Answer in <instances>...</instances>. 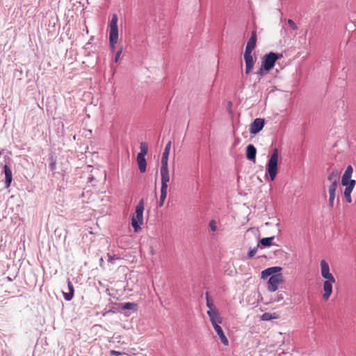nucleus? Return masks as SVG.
<instances>
[{
	"label": "nucleus",
	"instance_id": "473e14b6",
	"mask_svg": "<svg viewBox=\"0 0 356 356\" xmlns=\"http://www.w3.org/2000/svg\"><path fill=\"white\" fill-rule=\"evenodd\" d=\"M108 261L109 262L113 263V261H114V259H114V257H112V256H111V255H108Z\"/></svg>",
	"mask_w": 356,
	"mask_h": 356
},
{
	"label": "nucleus",
	"instance_id": "bb28decb",
	"mask_svg": "<svg viewBox=\"0 0 356 356\" xmlns=\"http://www.w3.org/2000/svg\"><path fill=\"white\" fill-rule=\"evenodd\" d=\"M268 72V70H264L263 66L261 65L260 68L257 71L256 74L259 76V81H260L261 78L264 76Z\"/></svg>",
	"mask_w": 356,
	"mask_h": 356
},
{
	"label": "nucleus",
	"instance_id": "7c9ffc66",
	"mask_svg": "<svg viewBox=\"0 0 356 356\" xmlns=\"http://www.w3.org/2000/svg\"><path fill=\"white\" fill-rule=\"evenodd\" d=\"M124 353L120 352V351H117V350H112L110 351V355H112V356H121Z\"/></svg>",
	"mask_w": 356,
	"mask_h": 356
},
{
	"label": "nucleus",
	"instance_id": "412c9836",
	"mask_svg": "<svg viewBox=\"0 0 356 356\" xmlns=\"http://www.w3.org/2000/svg\"><path fill=\"white\" fill-rule=\"evenodd\" d=\"M353 172V167L351 165H348L346 168V169L342 176L341 180H353L351 179Z\"/></svg>",
	"mask_w": 356,
	"mask_h": 356
},
{
	"label": "nucleus",
	"instance_id": "2eb2a0df",
	"mask_svg": "<svg viewBox=\"0 0 356 356\" xmlns=\"http://www.w3.org/2000/svg\"><path fill=\"white\" fill-rule=\"evenodd\" d=\"M257 149L252 144H249L246 147V157L248 160L255 161Z\"/></svg>",
	"mask_w": 356,
	"mask_h": 356
},
{
	"label": "nucleus",
	"instance_id": "20e7f679",
	"mask_svg": "<svg viewBox=\"0 0 356 356\" xmlns=\"http://www.w3.org/2000/svg\"><path fill=\"white\" fill-rule=\"evenodd\" d=\"M144 200L141 199L136 207L135 212L131 217V226L135 232H138L141 229V225L143 224V211Z\"/></svg>",
	"mask_w": 356,
	"mask_h": 356
},
{
	"label": "nucleus",
	"instance_id": "a211bd4d",
	"mask_svg": "<svg viewBox=\"0 0 356 356\" xmlns=\"http://www.w3.org/2000/svg\"><path fill=\"white\" fill-rule=\"evenodd\" d=\"M145 157V156L137 155V163L138 165L139 170L142 173L146 171L147 162Z\"/></svg>",
	"mask_w": 356,
	"mask_h": 356
},
{
	"label": "nucleus",
	"instance_id": "dca6fc26",
	"mask_svg": "<svg viewBox=\"0 0 356 356\" xmlns=\"http://www.w3.org/2000/svg\"><path fill=\"white\" fill-rule=\"evenodd\" d=\"M171 149V142H168L165 145L164 151L162 154L161 158V165H168V157L170 154V151Z\"/></svg>",
	"mask_w": 356,
	"mask_h": 356
},
{
	"label": "nucleus",
	"instance_id": "ddd939ff",
	"mask_svg": "<svg viewBox=\"0 0 356 356\" xmlns=\"http://www.w3.org/2000/svg\"><path fill=\"white\" fill-rule=\"evenodd\" d=\"M257 42V33L256 31H252L251 33V37L247 42L245 53H250L252 54V51L256 47Z\"/></svg>",
	"mask_w": 356,
	"mask_h": 356
},
{
	"label": "nucleus",
	"instance_id": "423d86ee",
	"mask_svg": "<svg viewBox=\"0 0 356 356\" xmlns=\"http://www.w3.org/2000/svg\"><path fill=\"white\" fill-rule=\"evenodd\" d=\"M118 15L113 14L109 24V44L112 51H114L115 45L118 42Z\"/></svg>",
	"mask_w": 356,
	"mask_h": 356
},
{
	"label": "nucleus",
	"instance_id": "9b49d317",
	"mask_svg": "<svg viewBox=\"0 0 356 356\" xmlns=\"http://www.w3.org/2000/svg\"><path fill=\"white\" fill-rule=\"evenodd\" d=\"M244 60L245 63V72L246 74H249L254 67L255 60L250 53H244Z\"/></svg>",
	"mask_w": 356,
	"mask_h": 356
},
{
	"label": "nucleus",
	"instance_id": "b1692460",
	"mask_svg": "<svg viewBox=\"0 0 356 356\" xmlns=\"http://www.w3.org/2000/svg\"><path fill=\"white\" fill-rule=\"evenodd\" d=\"M167 192H168V189L161 188V195H160V199L159 201V207H163L165 200L166 199V197H167Z\"/></svg>",
	"mask_w": 356,
	"mask_h": 356
},
{
	"label": "nucleus",
	"instance_id": "f257e3e1",
	"mask_svg": "<svg viewBox=\"0 0 356 356\" xmlns=\"http://www.w3.org/2000/svg\"><path fill=\"white\" fill-rule=\"evenodd\" d=\"M321 275L325 280L323 283V299L328 300L333 291V284L336 283L334 276L330 273V268L328 263L323 259L320 262Z\"/></svg>",
	"mask_w": 356,
	"mask_h": 356
},
{
	"label": "nucleus",
	"instance_id": "5701e85b",
	"mask_svg": "<svg viewBox=\"0 0 356 356\" xmlns=\"http://www.w3.org/2000/svg\"><path fill=\"white\" fill-rule=\"evenodd\" d=\"M148 152V145L145 142H142L140 144V152L138 154V156H145Z\"/></svg>",
	"mask_w": 356,
	"mask_h": 356
},
{
	"label": "nucleus",
	"instance_id": "39448f33",
	"mask_svg": "<svg viewBox=\"0 0 356 356\" xmlns=\"http://www.w3.org/2000/svg\"><path fill=\"white\" fill-rule=\"evenodd\" d=\"M279 152L277 148L273 150L267 165L266 170L271 181H274L278 171Z\"/></svg>",
	"mask_w": 356,
	"mask_h": 356
},
{
	"label": "nucleus",
	"instance_id": "c756f323",
	"mask_svg": "<svg viewBox=\"0 0 356 356\" xmlns=\"http://www.w3.org/2000/svg\"><path fill=\"white\" fill-rule=\"evenodd\" d=\"M258 246H259V245L257 247H255V248H254L252 249H250L249 250L248 254L249 258H251V257H254L255 255V254H256V252L257 251V247Z\"/></svg>",
	"mask_w": 356,
	"mask_h": 356
},
{
	"label": "nucleus",
	"instance_id": "aec40b11",
	"mask_svg": "<svg viewBox=\"0 0 356 356\" xmlns=\"http://www.w3.org/2000/svg\"><path fill=\"white\" fill-rule=\"evenodd\" d=\"M280 317V315L276 313V312H274V313H270V312H265L264 314H262V316H261V318L262 321H270V320H273V319H277L279 318Z\"/></svg>",
	"mask_w": 356,
	"mask_h": 356
},
{
	"label": "nucleus",
	"instance_id": "cd10ccee",
	"mask_svg": "<svg viewBox=\"0 0 356 356\" xmlns=\"http://www.w3.org/2000/svg\"><path fill=\"white\" fill-rule=\"evenodd\" d=\"M209 226L210 229L212 232H216L217 230V223H216V220H211L209 222Z\"/></svg>",
	"mask_w": 356,
	"mask_h": 356
},
{
	"label": "nucleus",
	"instance_id": "6e6552de",
	"mask_svg": "<svg viewBox=\"0 0 356 356\" xmlns=\"http://www.w3.org/2000/svg\"><path fill=\"white\" fill-rule=\"evenodd\" d=\"M341 184L345 187L343 196L348 203L352 202L351 193L356 185L355 180H341Z\"/></svg>",
	"mask_w": 356,
	"mask_h": 356
},
{
	"label": "nucleus",
	"instance_id": "393cba45",
	"mask_svg": "<svg viewBox=\"0 0 356 356\" xmlns=\"http://www.w3.org/2000/svg\"><path fill=\"white\" fill-rule=\"evenodd\" d=\"M274 236L263 238L260 240L259 243L263 247H268L272 245V241L274 240Z\"/></svg>",
	"mask_w": 356,
	"mask_h": 356
},
{
	"label": "nucleus",
	"instance_id": "f3484780",
	"mask_svg": "<svg viewBox=\"0 0 356 356\" xmlns=\"http://www.w3.org/2000/svg\"><path fill=\"white\" fill-rule=\"evenodd\" d=\"M67 286H68L69 292H67V293L63 292V297H64L65 300L70 301L73 298L74 294V289L73 284L71 282V281H70V280H68V282H67Z\"/></svg>",
	"mask_w": 356,
	"mask_h": 356
},
{
	"label": "nucleus",
	"instance_id": "4be33fe9",
	"mask_svg": "<svg viewBox=\"0 0 356 356\" xmlns=\"http://www.w3.org/2000/svg\"><path fill=\"white\" fill-rule=\"evenodd\" d=\"M206 300H207V306L209 308V310H218L216 307L214 306L213 300L209 296V293H206Z\"/></svg>",
	"mask_w": 356,
	"mask_h": 356
},
{
	"label": "nucleus",
	"instance_id": "4468645a",
	"mask_svg": "<svg viewBox=\"0 0 356 356\" xmlns=\"http://www.w3.org/2000/svg\"><path fill=\"white\" fill-rule=\"evenodd\" d=\"M220 325V324H217V325H213V329L215 330L217 335L220 338L222 343L224 346H227L229 345V341H228L227 337L225 336V334Z\"/></svg>",
	"mask_w": 356,
	"mask_h": 356
},
{
	"label": "nucleus",
	"instance_id": "f03ea898",
	"mask_svg": "<svg viewBox=\"0 0 356 356\" xmlns=\"http://www.w3.org/2000/svg\"><path fill=\"white\" fill-rule=\"evenodd\" d=\"M282 269L280 266H273L261 271V279L265 280L268 276H270L267 282V289L270 292H275L277 290L279 286L284 283L283 275L281 273H278Z\"/></svg>",
	"mask_w": 356,
	"mask_h": 356
},
{
	"label": "nucleus",
	"instance_id": "72a5a7b5",
	"mask_svg": "<svg viewBox=\"0 0 356 356\" xmlns=\"http://www.w3.org/2000/svg\"><path fill=\"white\" fill-rule=\"evenodd\" d=\"M51 165V168L52 169H54V168H56V163H52Z\"/></svg>",
	"mask_w": 356,
	"mask_h": 356
},
{
	"label": "nucleus",
	"instance_id": "9d476101",
	"mask_svg": "<svg viewBox=\"0 0 356 356\" xmlns=\"http://www.w3.org/2000/svg\"><path fill=\"white\" fill-rule=\"evenodd\" d=\"M161 188L168 189V183L170 181V174L168 165H161Z\"/></svg>",
	"mask_w": 356,
	"mask_h": 356
},
{
	"label": "nucleus",
	"instance_id": "f8f14e48",
	"mask_svg": "<svg viewBox=\"0 0 356 356\" xmlns=\"http://www.w3.org/2000/svg\"><path fill=\"white\" fill-rule=\"evenodd\" d=\"M207 313L210 318L212 325L222 323V318L221 317L218 310H208Z\"/></svg>",
	"mask_w": 356,
	"mask_h": 356
},
{
	"label": "nucleus",
	"instance_id": "1a4fd4ad",
	"mask_svg": "<svg viewBox=\"0 0 356 356\" xmlns=\"http://www.w3.org/2000/svg\"><path fill=\"white\" fill-rule=\"evenodd\" d=\"M265 124L264 119L256 118L250 126V133L257 134L262 130Z\"/></svg>",
	"mask_w": 356,
	"mask_h": 356
},
{
	"label": "nucleus",
	"instance_id": "6ab92c4d",
	"mask_svg": "<svg viewBox=\"0 0 356 356\" xmlns=\"http://www.w3.org/2000/svg\"><path fill=\"white\" fill-rule=\"evenodd\" d=\"M3 168L6 177V187L8 188L11 184L13 179L12 171L7 165H5Z\"/></svg>",
	"mask_w": 356,
	"mask_h": 356
},
{
	"label": "nucleus",
	"instance_id": "2f4dec72",
	"mask_svg": "<svg viewBox=\"0 0 356 356\" xmlns=\"http://www.w3.org/2000/svg\"><path fill=\"white\" fill-rule=\"evenodd\" d=\"M122 52V49H120L119 51H117V53L115 54V59H114L115 63L118 62Z\"/></svg>",
	"mask_w": 356,
	"mask_h": 356
},
{
	"label": "nucleus",
	"instance_id": "7ed1b4c3",
	"mask_svg": "<svg viewBox=\"0 0 356 356\" xmlns=\"http://www.w3.org/2000/svg\"><path fill=\"white\" fill-rule=\"evenodd\" d=\"M340 172L337 170H332L327 177V182L324 186L325 191L328 194V204L330 208L334 207V200L336 197V191L339 186Z\"/></svg>",
	"mask_w": 356,
	"mask_h": 356
},
{
	"label": "nucleus",
	"instance_id": "a878e982",
	"mask_svg": "<svg viewBox=\"0 0 356 356\" xmlns=\"http://www.w3.org/2000/svg\"><path fill=\"white\" fill-rule=\"evenodd\" d=\"M121 308L122 309L136 311L137 309V304L135 302H126L122 305Z\"/></svg>",
	"mask_w": 356,
	"mask_h": 356
},
{
	"label": "nucleus",
	"instance_id": "c85d7f7f",
	"mask_svg": "<svg viewBox=\"0 0 356 356\" xmlns=\"http://www.w3.org/2000/svg\"><path fill=\"white\" fill-rule=\"evenodd\" d=\"M287 23L290 28L294 31L298 30V26L291 19H288Z\"/></svg>",
	"mask_w": 356,
	"mask_h": 356
},
{
	"label": "nucleus",
	"instance_id": "0eeeda50",
	"mask_svg": "<svg viewBox=\"0 0 356 356\" xmlns=\"http://www.w3.org/2000/svg\"><path fill=\"white\" fill-rule=\"evenodd\" d=\"M281 58H282V54L270 52L263 57L261 65L264 70L270 71L274 67L276 61Z\"/></svg>",
	"mask_w": 356,
	"mask_h": 356
}]
</instances>
